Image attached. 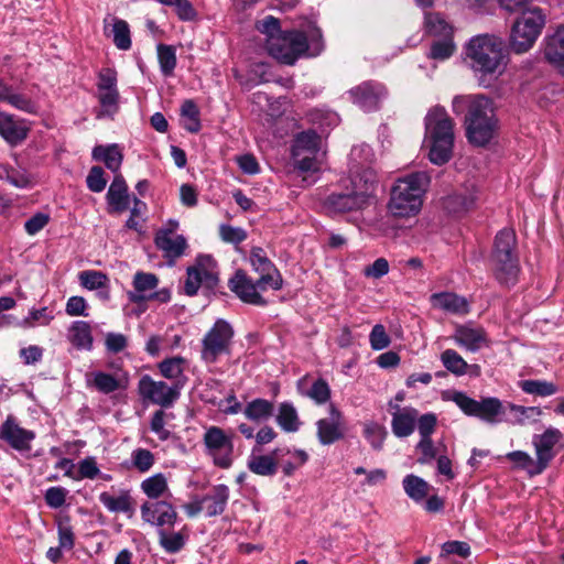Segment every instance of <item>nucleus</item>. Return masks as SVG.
<instances>
[{
	"mask_svg": "<svg viewBox=\"0 0 564 564\" xmlns=\"http://www.w3.org/2000/svg\"><path fill=\"white\" fill-rule=\"evenodd\" d=\"M465 55L479 85L486 88L492 86L508 65L505 42L490 34L471 37L466 45Z\"/></svg>",
	"mask_w": 564,
	"mask_h": 564,
	"instance_id": "obj_1",
	"label": "nucleus"
},
{
	"mask_svg": "<svg viewBox=\"0 0 564 564\" xmlns=\"http://www.w3.org/2000/svg\"><path fill=\"white\" fill-rule=\"evenodd\" d=\"M453 111L462 113L465 108L466 137L469 143L485 147L494 138L498 120L495 115L494 102L484 95L456 96L452 102Z\"/></svg>",
	"mask_w": 564,
	"mask_h": 564,
	"instance_id": "obj_2",
	"label": "nucleus"
},
{
	"mask_svg": "<svg viewBox=\"0 0 564 564\" xmlns=\"http://www.w3.org/2000/svg\"><path fill=\"white\" fill-rule=\"evenodd\" d=\"M467 416L477 417L489 424H498L505 421L506 410L509 409L513 413L512 424L522 425L532 416L542 415L539 406H523L513 403L505 404L495 397H486L475 400L465 392L454 391L449 398Z\"/></svg>",
	"mask_w": 564,
	"mask_h": 564,
	"instance_id": "obj_3",
	"label": "nucleus"
},
{
	"mask_svg": "<svg viewBox=\"0 0 564 564\" xmlns=\"http://www.w3.org/2000/svg\"><path fill=\"white\" fill-rule=\"evenodd\" d=\"M431 178L426 172H413L398 177L390 188L387 204L389 214L395 218L416 216L423 205V197Z\"/></svg>",
	"mask_w": 564,
	"mask_h": 564,
	"instance_id": "obj_4",
	"label": "nucleus"
},
{
	"mask_svg": "<svg viewBox=\"0 0 564 564\" xmlns=\"http://www.w3.org/2000/svg\"><path fill=\"white\" fill-rule=\"evenodd\" d=\"M425 142L427 143L429 159L433 164L447 163L453 154L454 121L445 108L435 106L429 110L424 119Z\"/></svg>",
	"mask_w": 564,
	"mask_h": 564,
	"instance_id": "obj_5",
	"label": "nucleus"
},
{
	"mask_svg": "<svg viewBox=\"0 0 564 564\" xmlns=\"http://www.w3.org/2000/svg\"><path fill=\"white\" fill-rule=\"evenodd\" d=\"M492 271L499 283L513 285L520 271L517 254V236L513 229L503 228L495 238L491 253Z\"/></svg>",
	"mask_w": 564,
	"mask_h": 564,
	"instance_id": "obj_6",
	"label": "nucleus"
},
{
	"mask_svg": "<svg viewBox=\"0 0 564 564\" xmlns=\"http://www.w3.org/2000/svg\"><path fill=\"white\" fill-rule=\"evenodd\" d=\"M545 25V14L538 7L524 9L512 25L510 45L513 52L529 51Z\"/></svg>",
	"mask_w": 564,
	"mask_h": 564,
	"instance_id": "obj_7",
	"label": "nucleus"
},
{
	"mask_svg": "<svg viewBox=\"0 0 564 564\" xmlns=\"http://www.w3.org/2000/svg\"><path fill=\"white\" fill-rule=\"evenodd\" d=\"M352 183L355 189L346 193H332L324 199L322 208L327 215L357 212L368 206L370 192L375 186L372 174L369 173L364 187H358L356 180Z\"/></svg>",
	"mask_w": 564,
	"mask_h": 564,
	"instance_id": "obj_8",
	"label": "nucleus"
},
{
	"mask_svg": "<svg viewBox=\"0 0 564 564\" xmlns=\"http://www.w3.org/2000/svg\"><path fill=\"white\" fill-rule=\"evenodd\" d=\"M234 335V328L227 321L217 319L202 339V359L214 364L221 355H229Z\"/></svg>",
	"mask_w": 564,
	"mask_h": 564,
	"instance_id": "obj_9",
	"label": "nucleus"
},
{
	"mask_svg": "<svg viewBox=\"0 0 564 564\" xmlns=\"http://www.w3.org/2000/svg\"><path fill=\"white\" fill-rule=\"evenodd\" d=\"M203 445L205 454L215 466L227 469L232 465L235 453L232 435L218 426H208L203 435Z\"/></svg>",
	"mask_w": 564,
	"mask_h": 564,
	"instance_id": "obj_10",
	"label": "nucleus"
},
{
	"mask_svg": "<svg viewBox=\"0 0 564 564\" xmlns=\"http://www.w3.org/2000/svg\"><path fill=\"white\" fill-rule=\"evenodd\" d=\"M265 47L272 57L292 65L300 55L306 52L308 45L304 33L292 31L282 32L278 37H272Z\"/></svg>",
	"mask_w": 564,
	"mask_h": 564,
	"instance_id": "obj_11",
	"label": "nucleus"
},
{
	"mask_svg": "<svg viewBox=\"0 0 564 564\" xmlns=\"http://www.w3.org/2000/svg\"><path fill=\"white\" fill-rule=\"evenodd\" d=\"M184 381H175L169 386L164 381H155L150 376H143L139 381V392L143 399L161 405L171 406L180 397Z\"/></svg>",
	"mask_w": 564,
	"mask_h": 564,
	"instance_id": "obj_12",
	"label": "nucleus"
},
{
	"mask_svg": "<svg viewBox=\"0 0 564 564\" xmlns=\"http://www.w3.org/2000/svg\"><path fill=\"white\" fill-rule=\"evenodd\" d=\"M269 284L259 285V279L253 282L245 271L238 270L229 280V289L242 302L264 306L267 301L261 296L260 291H265Z\"/></svg>",
	"mask_w": 564,
	"mask_h": 564,
	"instance_id": "obj_13",
	"label": "nucleus"
},
{
	"mask_svg": "<svg viewBox=\"0 0 564 564\" xmlns=\"http://www.w3.org/2000/svg\"><path fill=\"white\" fill-rule=\"evenodd\" d=\"M386 95V88L376 82H364L348 91L350 100L365 112L377 110Z\"/></svg>",
	"mask_w": 564,
	"mask_h": 564,
	"instance_id": "obj_14",
	"label": "nucleus"
},
{
	"mask_svg": "<svg viewBox=\"0 0 564 564\" xmlns=\"http://www.w3.org/2000/svg\"><path fill=\"white\" fill-rule=\"evenodd\" d=\"M0 438L18 452H28L35 438V433L22 427L15 417L9 415L0 426Z\"/></svg>",
	"mask_w": 564,
	"mask_h": 564,
	"instance_id": "obj_15",
	"label": "nucleus"
},
{
	"mask_svg": "<svg viewBox=\"0 0 564 564\" xmlns=\"http://www.w3.org/2000/svg\"><path fill=\"white\" fill-rule=\"evenodd\" d=\"M317 438L323 445H330L345 435V420L343 413L334 405L328 406V417L316 422Z\"/></svg>",
	"mask_w": 564,
	"mask_h": 564,
	"instance_id": "obj_16",
	"label": "nucleus"
},
{
	"mask_svg": "<svg viewBox=\"0 0 564 564\" xmlns=\"http://www.w3.org/2000/svg\"><path fill=\"white\" fill-rule=\"evenodd\" d=\"M452 338L456 345L470 352H477L490 344L486 330L473 324L457 325Z\"/></svg>",
	"mask_w": 564,
	"mask_h": 564,
	"instance_id": "obj_17",
	"label": "nucleus"
},
{
	"mask_svg": "<svg viewBox=\"0 0 564 564\" xmlns=\"http://www.w3.org/2000/svg\"><path fill=\"white\" fill-rule=\"evenodd\" d=\"M562 433L553 427L545 430L541 435H534L533 446L536 455V468L532 473H542L554 458V446L560 442Z\"/></svg>",
	"mask_w": 564,
	"mask_h": 564,
	"instance_id": "obj_18",
	"label": "nucleus"
},
{
	"mask_svg": "<svg viewBox=\"0 0 564 564\" xmlns=\"http://www.w3.org/2000/svg\"><path fill=\"white\" fill-rule=\"evenodd\" d=\"M250 262L254 271L260 273L259 285L269 284L273 290L282 288V278L262 248L256 247L251 250Z\"/></svg>",
	"mask_w": 564,
	"mask_h": 564,
	"instance_id": "obj_19",
	"label": "nucleus"
},
{
	"mask_svg": "<svg viewBox=\"0 0 564 564\" xmlns=\"http://www.w3.org/2000/svg\"><path fill=\"white\" fill-rule=\"evenodd\" d=\"M142 519L156 527H172L177 518L173 506L166 501H147L141 506Z\"/></svg>",
	"mask_w": 564,
	"mask_h": 564,
	"instance_id": "obj_20",
	"label": "nucleus"
},
{
	"mask_svg": "<svg viewBox=\"0 0 564 564\" xmlns=\"http://www.w3.org/2000/svg\"><path fill=\"white\" fill-rule=\"evenodd\" d=\"M258 452V448H252L247 460L248 469L259 476H274L278 471V463L284 456V451L275 448L268 455L259 454Z\"/></svg>",
	"mask_w": 564,
	"mask_h": 564,
	"instance_id": "obj_21",
	"label": "nucleus"
},
{
	"mask_svg": "<svg viewBox=\"0 0 564 564\" xmlns=\"http://www.w3.org/2000/svg\"><path fill=\"white\" fill-rule=\"evenodd\" d=\"M159 285V279L154 273L138 271L133 275V290L127 292L131 303L141 304L151 301V295Z\"/></svg>",
	"mask_w": 564,
	"mask_h": 564,
	"instance_id": "obj_22",
	"label": "nucleus"
},
{
	"mask_svg": "<svg viewBox=\"0 0 564 564\" xmlns=\"http://www.w3.org/2000/svg\"><path fill=\"white\" fill-rule=\"evenodd\" d=\"M30 128L26 121L12 115L0 111V135L10 144L22 143L29 134Z\"/></svg>",
	"mask_w": 564,
	"mask_h": 564,
	"instance_id": "obj_23",
	"label": "nucleus"
},
{
	"mask_svg": "<svg viewBox=\"0 0 564 564\" xmlns=\"http://www.w3.org/2000/svg\"><path fill=\"white\" fill-rule=\"evenodd\" d=\"M432 306L445 313L454 315H466L469 312L468 301L452 292L434 293L430 297Z\"/></svg>",
	"mask_w": 564,
	"mask_h": 564,
	"instance_id": "obj_24",
	"label": "nucleus"
},
{
	"mask_svg": "<svg viewBox=\"0 0 564 564\" xmlns=\"http://www.w3.org/2000/svg\"><path fill=\"white\" fill-rule=\"evenodd\" d=\"M107 202L109 205V213L121 214L128 209L130 205V195L128 193L127 183L121 174H117L113 177L107 193Z\"/></svg>",
	"mask_w": 564,
	"mask_h": 564,
	"instance_id": "obj_25",
	"label": "nucleus"
},
{
	"mask_svg": "<svg viewBox=\"0 0 564 564\" xmlns=\"http://www.w3.org/2000/svg\"><path fill=\"white\" fill-rule=\"evenodd\" d=\"M544 56L550 64L564 75V24L560 25L555 32L546 39Z\"/></svg>",
	"mask_w": 564,
	"mask_h": 564,
	"instance_id": "obj_26",
	"label": "nucleus"
},
{
	"mask_svg": "<svg viewBox=\"0 0 564 564\" xmlns=\"http://www.w3.org/2000/svg\"><path fill=\"white\" fill-rule=\"evenodd\" d=\"M395 409L397 411L392 414V432L397 437H408L414 432L419 412L411 406L400 409L395 405Z\"/></svg>",
	"mask_w": 564,
	"mask_h": 564,
	"instance_id": "obj_27",
	"label": "nucleus"
},
{
	"mask_svg": "<svg viewBox=\"0 0 564 564\" xmlns=\"http://www.w3.org/2000/svg\"><path fill=\"white\" fill-rule=\"evenodd\" d=\"M154 241L170 262L182 257L187 247L184 236H167L165 231H156Z\"/></svg>",
	"mask_w": 564,
	"mask_h": 564,
	"instance_id": "obj_28",
	"label": "nucleus"
},
{
	"mask_svg": "<svg viewBox=\"0 0 564 564\" xmlns=\"http://www.w3.org/2000/svg\"><path fill=\"white\" fill-rule=\"evenodd\" d=\"M229 488L226 485H216L210 492L203 497L202 505L205 508L207 517L221 514L229 500Z\"/></svg>",
	"mask_w": 564,
	"mask_h": 564,
	"instance_id": "obj_29",
	"label": "nucleus"
},
{
	"mask_svg": "<svg viewBox=\"0 0 564 564\" xmlns=\"http://www.w3.org/2000/svg\"><path fill=\"white\" fill-rule=\"evenodd\" d=\"M68 340L77 349L90 350L94 338L89 323L85 321L73 322L68 328Z\"/></svg>",
	"mask_w": 564,
	"mask_h": 564,
	"instance_id": "obj_30",
	"label": "nucleus"
},
{
	"mask_svg": "<svg viewBox=\"0 0 564 564\" xmlns=\"http://www.w3.org/2000/svg\"><path fill=\"white\" fill-rule=\"evenodd\" d=\"M477 199V191L474 184L464 192L455 193L445 199V207L451 213H462L471 208Z\"/></svg>",
	"mask_w": 564,
	"mask_h": 564,
	"instance_id": "obj_31",
	"label": "nucleus"
},
{
	"mask_svg": "<svg viewBox=\"0 0 564 564\" xmlns=\"http://www.w3.org/2000/svg\"><path fill=\"white\" fill-rule=\"evenodd\" d=\"M93 158L96 161L104 162L105 165L115 173L120 170L122 163V154L117 144L95 147Z\"/></svg>",
	"mask_w": 564,
	"mask_h": 564,
	"instance_id": "obj_32",
	"label": "nucleus"
},
{
	"mask_svg": "<svg viewBox=\"0 0 564 564\" xmlns=\"http://www.w3.org/2000/svg\"><path fill=\"white\" fill-rule=\"evenodd\" d=\"M274 405L265 399H254L248 402L243 409V414L250 421L260 423L267 421L273 415Z\"/></svg>",
	"mask_w": 564,
	"mask_h": 564,
	"instance_id": "obj_33",
	"label": "nucleus"
},
{
	"mask_svg": "<svg viewBox=\"0 0 564 564\" xmlns=\"http://www.w3.org/2000/svg\"><path fill=\"white\" fill-rule=\"evenodd\" d=\"M405 494L415 502L424 500L430 492L431 486L423 478L415 475H406L402 480Z\"/></svg>",
	"mask_w": 564,
	"mask_h": 564,
	"instance_id": "obj_34",
	"label": "nucleus"
},
{
	"mask_svg": "<svg viewBox=\"0 0 564 564\" xmlns=\"http://www.w3.org/2000/svg\"><path fill=\"white\" fill-rule=\"evenodd\" d=\"M276 423L285 432H297L301 427V421L295 406L290 402H283L279 406Z\"/></svg>",
	"mask_w": 564,
	"mask_h": 564,
	"instance_id": "obj_35",
	"label": "nucleus"
},
{
	"mask_svg": "<svg viewBox=\"0 0 564 564\" xmlns=\"http://www.w3.org/2000/svg\"><path fill=\"white\" fill-rule=\"evenodd\" d=\"M321 138L313 131H304L300 133L293 145V158H299L303 153L316 154L319 150Z\"/></svg>",
	"mask_w": 564,
	"mask_h": 564,
	"instance_id": "obj_36",
	"label": "nucleus"
},
{
	"mask_svg": "<svg viewBox=\"0 0 564 564\" xmlns=\"http://www.w3.org/2000/svg\"><path fill=\"white\" fill-rule=\"evenodd\" d=\"M441 361L447 371L455 376H464L470 367L478 369V366H469L465 359L454 349H446L441 354Z\"/></svg>",
	"mask_w": 564,
	"mask_h": 564,
	"instance_id": "obj_37",
	"label": "nucleus"
},
{
	"mask_svg": "<svg viewBox=\"0 0 564 564\" xmlns=\"http://www.w3.org/2000/svg\"><path fill=\"white\" fill-rule=\"evenodd\" d=\"M141 489L150 499H159L169 491L167 479L162 473L145 478L141 482Z\"/></svg>",
	"mask_w": 564,
	"mask_h": 564,
	"instance_id": "obj_38",
	"label": "nucleus"
},
{
	"mask_svg": "<svg viewBox=\"0 0 564 564\" xmlns=\"http://www.w3.org/2000/svg\"><path fill=\"white\" fill-rule=\"evenodd\" d=\"M156 53L161 73L165 77L172 76L177 64L175 48L172 45L159 44Z\"/></svg>",
	"mask_w": 564,
	"mask_h": 564,
	"instance_id": "obj_39",
	"label": "nucleus"
},
{
	"mask_svg": "<svg viewBox=\"0 0 564 564\" xmlns=\"http://www.w3.org/2000/svg\"><path fill=\"white\" fill-rule=\"evenodd\" d=\"M99 501L111 512H130L131 497L128 492H122L120 496L115 497L108 492H101L99 495Z\"/></svg>",
	"mask_w": 564,
	"mask_h": 564,
	"instance_id": "obj_40",
	"label": "nucleus"
},
{
	"mask_svg": "<svg viewBox=\"0 0 564 564\" xmlns=\"http://www.w3.org/2000/svg\"><path fill=\"white\" fill-rule=\"evenodd\" d=\"M519 386L523 392L539 397H550L558 391L556 384L545 380H523Z\"/></svg>",
	"mask_w": 564,
	"mask_h": 564,
	"instance_id": "obj_41",
	"label": "nucleus"
},
{
	"mask_svg": "<svg viewBox=\"0 0 564 564\" xmlns=\"http://www.w3.org/2000/svg\"><path fill=\"white\" fill-rule=\"evenodd\" d=\"M181 115L183 117V127L185 130L192 133L199 131V110L193 100L187 99L182 104Z\"/></svg>",
	"mask_w": 564,
	"mask_h": 564,
	"instance_id": "obj_42",
	"label": "nucleus"
},
{
	"mask_svg": "<svg viewBox=\"0 0 564 564\" xmlns=\"http://www.w3.org/2000/svg\"><path fill=\"white\" fill-rule=\"evenodd\" d=\"M426 31L434 35L443 37H452L453 29L438 13H427L425 15Z\"/></svg>",
	"mask_w": 564,
	"mask_h": 564,
	"instance_id": "obj_43",
	"label": "nucleus"
},
{
	"mask_svg": "<svg viewBox=\"0 0 564 564\" xmlns=\"http://www.w3.org/2000/svg\"><path fill=\"white\" fill-rule=\"evenodd\" d=\"M111 33L117 48L127 51L131 47L130 28L124 20L113 18Z\"/></svg>",
	"mask_w": 564,
	"mask_h": 564,
	"instance_id": "obj_44",
	"label": "nucleus"
},
{
	"mask_svg": "<svg viewBox=\"0 0 564 564\" xmlns=\"http://www.w3.org/2000/svg\"><path fill=\"white\" fill-rule=\"evenodd\" d=\"M185 359L182 357L167 358L160 362L159 369L163 377L182 381Z\"/></svg>",
	"mask_w": 564,
	"mask_h": 564,
	"instance_id": "obj_45",
	"label": "nucleus"
},
{
	"mask_svg": "<svg viewBox=\"0 0 564 564\" xmlns=\"http://www.w3.org/2000/svg\"><path fill=\"white\" fill-rule=\"evenodd\" d=\"M364 435L370 443L371 447L379 451L382 448L383 441L387 436V430L384 426L376 422H367L364 425Z\"/></svg>",
	"mask_w": 564,
	"mask_h": 564,
	"instance_id": "obj_46",
	"label": "nucleus"
},
{
	"mask_svg": "<svg viewBox=\"0 0 564 564\" xmlns=\"http://www.w3.org/2000/svg\"><path fill=\"white\" fill-rule=\"evenodd\" d=\"M93 386L102 393H111L119 389V381L109 373L102 371H96L91 373Z\"/></svg>",
	"mask_w": 564,
	"mask_h": 564,
	"instance_id": "obj_47",
	"label": "nucleus"
},
{
	"mask_svg": "<svg viewBox=\"0 0 564 564\" xmlns=\"http://www.w3.org/2000/svg\"><path fill=\"white\" fill-rule=\"evenodd\" d=\"M80 284L88 290H99L107 286L108 276L100 271H83L79 274Z\"/></svg>",
	"mask_w": 564,
	"mask_h": 564,
	"instance_id": "obj_48",
	"label": "nucleus"
},
{
	"mask_svg": "<svg viewBox=\"0 0 564 564\" xmlns=\"http://www.w3.org/2000/svg\"><path fill=\"white\" fill-rule=\"evenodd\" d=\"M131 463L140 473H147L153 467L155 458L149 449L137 448L131 453Z\"/></svg>",
	"mask_w": 564,
	"mask_h": 564,
	"instance_id": "obj_49",
	"label": "nucleus"
},
{
	"mask_svg": "<svg viewBox=\"0 0 564 564\" xmlns=\"http://www.w3.org/2000/svg\"><path fill=\"white\" fill-rule=\"evenodd\" d=\"M454 52L455 44L452 37H442L432 44L429 56L433 59L444 61L449 58Z\"/></svg>",
	"mask_w": 564,
	"mask_h": 564,
	"instance_id": "obj_50",
	"label": "nucleus"
},
{
	"mask_svg": "<svg viewBox=\"0 0 564 564\" xmlns=\"http://www.w3.org/2000/svg\"><path fill=\"white\" fill-rule=\"evenodd\" d=\"M194 270L200 271L205 278V282L208 285H214L217 282V275L215 272L216 262L210 256H199L196 261V265L192 267Z\"/></svg>",
	"mask_w": 564,
	"mask_h": 564,
	"instance_id": "obj_51",
	"label": "nucleus"
},
{
	"mask_svg": "<svg viewBox=\"0 0 564 564\" xmlns=\"http://www.w3.org/2000/svg\"><path fill=\"white\" fill-rule=\"evenodd\" d=\"M159 536H160V545L167 553H176L185 544V538L181 532L167 533L164 530H160Z\"/></svg>",
	"mask_w": 564,
	"mask_h": 564,
	"instance_id": "obj_52",
	"label": "nucleus"
},
{
	"mask_svg": "<svg viewBox=\"0 0 564 564\" xmlns=\"http://www.w3.org/2000/svg\"><path fill=\"white\" fill-rule=\"evenodd\" d=\"M256 28L261 34L265 35V46L269 45V40L278 37L282 33L279 19L272 15H267L258 21Z\"/></svg>",
	"mask_w": 564,
	"mask_h": 564,
	"instance_id": "obj_53",
	"label": "nucleus"
},
{
	"mask_svg": "<svg viewBox=\"0 0 564 564\" xmlns=\"http://www.w3.org/2000/svg\"><path fill=\"white\" fill-rule=\"evenodd\" d=\"M506 458L514 464L516 468L524 469L530 475H539L540 473H532L536 468V462L523 451L510 452L506 455Z\"/></svg>",
	"mask_w": 564,
	"mask_h": 564,
	"instance_id": "obj_54",
	"label": "nucleus"
},
{
	"mask_svg": "<svg viewBox=\"0 0 564 564\" xmlns=\"http://www.w3.org/2000/svg\"><path fill=\"white\" fill-rule=\"evenodd\" d=\"M100 474L96 458L88 456L78 463V474L73 477L75 480L94 479Z\"/></svg>",
	"mask_w": 564,
	"mask_h": 564,
	"instance_id": "obj_55",
	"label": "nucleus"
},
{
	"mask_svg": "<svg viewBox=\"0 0 564 564\" xmlns=\"http://www.w3.org/2000/svg\"><path fill=\"white\" fill-rule=\"evenodd\" d=\"M370 346L373 350L386 349L391 340L382 324H376L369 335Z\"/></svg>",
	"mask_w": 564,
	"mask_h": 564,
	"instance_id": "obj_56",
	"label": "nucleus"
},
{
	"mask_svg": "<svg viewBox=\"0 0 564 564\" xmlns=\"http://www.w3.org/2000/svg\"><path fill=\"white\" fill-rule=\"evenodd\" d=\"M283 451H284V455L290 454V455H292V458H293V460L285 462L282 465L283 473L286 476H291L299 467L304 465L308 459L307 453L303 449H294V451L283 449Z\"/></svg>",
	"mask_w": 564,
	"mask_h": 564,
	"instance_id": "obj_57",
	"label": "nucleus"
},
{
	"mask_svg": "<svg viewBox=\"0 0 564 564\" xmlns=\"http://www.w3.org/2000/svg\"><path fill=\"white\" fill-rule=\"evenodd\" d=\"M308 397L318 404L326 403L330 397L329 386L323 379L316 380L308 391Z\"/></svg>",
	"mask_w": 564,
	"mask_h": 564,
	"instance_id": "obj_58",
	"label": "nucleus"
},
{
	"mask_svg": "<svg viewBox=\"0 0 564 564\" xmlns=\"http://www.w3.org/2000/svg\"><path fill=\"white\" fill-rule=\"evenodd\" d=\"M98 99L100 105L108 113H113L118 108L119 93L117 88L98 90Z\"/></svg>",
	"mask_w": 564,
	"mask_h": 564,
	"instance_id": "obj_59",
	"label": "nucleus"
},
{
	"mask_svg": "<svg viewBox=\"0 0 564 564\" xmlns=\"http://www.w3.org/2000/svg\"><path fill=\"white\" fill-rule=\"evenodd\" d=\"M87 187L94 193H100L105 189L107 181L104 177V170L100 166H93L87 176Z\"/></svg>",
	"mask_w": 564,
	"mask_h": 564,
	"instance_id": "obj_60",
	"label": "nucleus"
},
{
	"mask_svg": "<svg viewBox=\"0 0 564 564\" xmlns=\"http://www.w3.org/2000/svg\"><path fill=\"white\" fill-rule=\"evenodd\" d=\"M105 346L109 352L118 354L128 346V338L121 333H108L105 338Z\"/></svg>",
	"mask_w": 564,
	"mask_h": 564,
	"instance_id": "obj_61",
	"label": "nucleus"
},
{
	"mask_svg": "<svg viewBox=\"0 0 564 564\" xmlns=\"http://www.w3.org/2000/svg\"><path fill=\"white\" fill-rule=\"evenodd\" d=\"M219 235L225 242L240 243L247 238L246 231L238 227L230 225H221L219 228Z\"/></svg>",
	"mask_w": 564,
	"mask_h": 564,
	"instance_id": "obj_62",
	"label": "nucleus"
},
{
	"mask_svg": "<svg viewBox=\"0 0 564 564\" xmlns=\"http://www.w3.org/2000/svg\"><path fill=\"white\" fill-rule=\"evenodd\" d=\"M164 417H165L164 411L159 410V411L154 412V414L151 419V422H150L151 431L153 433H155L161 441H166L171 435L170 431H167L165 429Z\"/></svg>",
	"mask_w": 564,
	"mask_h": 564,
	"instance_id": "obj_63",
	"label": "nucleus"
},
{
	"mask_svg": "<svg viewBox=\"0 0 564 564\" xmlns=\"http://www.w3.org/2000/svg\"><path fill=\"white\" fill-rule=\"evenodd\" d=\"M416 421L421 438L431 437L437 423L436 415L434 413H426L417 417Z\"/></svg>",
	"mask_w": 564,
	"mask_h": 564,
	"instance_id": "obj_64",
	"label": "nucleus"
}]
</instances>
